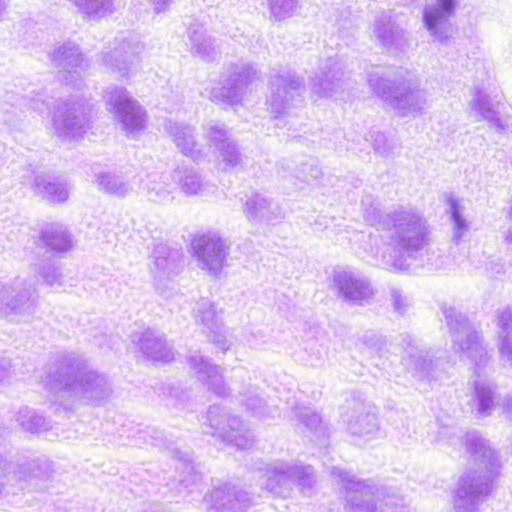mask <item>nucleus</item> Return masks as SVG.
Here are the masks:
<instances>
[{
    "mask_svg": "<svg viewBox=\"0 0 512 512\" xmlns=\"http://www.w3.org/2000/svg\"><path fill=\"white\" fill-rule=\"evenodd\" d=\"M392 305L395 311L404 313L409 305L408 298L403 295L402 291L392 288L390 291Z\"/></svg>",
    "mask_w": 512,
    "mask_h": 512,
    "instance_id": "nucleus-17",
    "label": "nucleus"
},
{
    "mask_svg": "<svg viewBox=\"0 0 512 512\" xmlns=\"http://www.w3.org/2000/svg\"><path fill=\"white\" fill-rule=\"evenodd\" d=\"M502 240L507 249L512 250V225L502 231Z\"/></svg>",
    "mask_w": 512,
    "mask_h": 512,
    "instance_id": "nucleus-19",
    "label": "nucleus"
},
{
    "mask_svg": "<svg viewBox=\"0 0 512 512\" xmlns=\"http://www.w3.org/2000/svg\"><path fill=\"white\" fill-rule=\"evenodd\" d=\"M449 213L453 222V239L459 242L462 237L467 233L469 225L464 218V207L461 201L456 198H449Z\"/></svg>",
    "mask_w": 512,
    "mask_h": 512,
    "instance_id": "nucleus-16",
    "label": "nucleus"
},
{
    "mask_svg": "<svg viewBox=\"0 0 512 512\" xmlns=\"http://www.w3.org/2000/svg\"><path fill=\"white\" fill-rule=\"evenodd\" d=\"M348 433L357 444H365L380 436V426L375 408L368 402L352 400L341 414Z\"/></svg>",
    "mask_w": 512,
    "mask_h": 512,
    "instance_id": "nucleus-7",
    "label": "nucleus"
},
{
    "mask_svg": "<svg viewBox=\"0 0 512 512\" xmlns=\"http://www.w3.org/2000/svg\"><path fill=\"white\" fill-rule=\"evenodd\" d=\"M460 0H434L423 9V23L429 35L439 43L450 36L449 20L455 15Z\"/></svg>",
    "mask_w": 512,
    "mask_h": 512,
    "instance_id": "nucleus-8",
    "label": "nucleus"
},
{
    "mask_svg": "<svg viewBox=\"0 0 512 512\" xmlns=\"http://www.w3.org/2000/svg\"><path fill=\"white\" fill-rule=\"evenodd\" d=\"M500 99L497 95L491 96L486 90H476L472 95L469 102V109L471 114L479 117L481 120H486L489 126L498 127L504 130L501 124V117L499 116Z\"/></svg>",
    "mask_w": 512,
    "mask_h": 512,
    "instance_id": "nucleus-9",
    "label": "nucleus"
},
{
    "mask_svg": "<svg viewBox=\"0 0 512 512\" xmlns=\"http://www.w3.org/2000/svg\"><path fill=\"white\" fill-rule=\"evenodd\" d=\"M501 328L499 351L501 358L512 366V307L503 309L498 316Z\"/></svg>",
    "mask_w": 512,
    "mask_h": 512,
    "instance_id": "nucleus-13",
    "label": "nucleus"
},
{
    "mask_svg": "<svg viewBox=\"0 0 512 512\" xmlns=\"http://www.w3.org/2000/svg\"><path fill=\"white\" fill-rule=\"evenodd\" d=\"M503 410L506 418L512 423V396L507 397L503 402Z\"/></svg>",
    "mask_w": 512,
    "mask_h": 512,
    "instance_id": "nucleus-20",
    "label": "nucleus"
},
{
    "mask_svg": "<svg viewBox=\"0 0 512 512\" xmlns=\"http://www.w3.org/2000/svg\"><path fill=\"white\" fill-rule=\"evenodd\" d=\"M410 353V364L413 370L422 378L440 379L442 377V361L429 351H422L417 348L412 349Z\"/></svg>",
    "mask_w": 512,
    "mask_h": 512,
    "instance_id": "nucleus-11",
    "label": "nucleus"
},
{
    "mask_svg": "<svg viewBox=\"0 0 512 512\" xmlns=\"http://www.w3.org/2000/svg\"><path fill=\"white\" fill-rule=\"evenodd\" d=\"M441 310L452 333L454 352L477 377L474 380V399L477 411L484 416L490 415L499 404L500 397L495 390V385L487 378L490 371L489 356L481 336L469 324L466 316L454 306L444 304Z\"/></svg>",
    "mask_w": 512,
    "mask_h": 512,
    "instance_id": "nucleus-2",
    "label": "nucleus"
},
{
    "mask_svg": "<svg viewBox=\"0 0 512 512\" xmlns=\"http://www.w3.org/2000/svg\"><path fill=\"white\" fill-rule=\"evenodd\" d=\"M501 124L504 126V130H501L498 127H492L497 132L507 135H512V118L509 119V121H504L501 119Z\"/></svg>",
    "mask_w": 512,
    "mask_h": 512,
    "instance_id": "nucleus-21",
    "label": "nucleus"
},
{
    "mask_svg": "<svg viewBox=\"0 0 512 512\" xmlns=\"http://www.w3.org/2000/svg\"><path fill=\"white\" fill-rule=\"evenodd\" d=\"M365 345L363 353L372 359L375 366L383 365L382 357L386 354V342L373 332L366 333L362 338Z\"/></svg>",
    "mask_w": 512,
    "mask_h": 512,
    "instance_id": "nucleus-14",
    "label": "nucleus"
},
{
    "mask_svg": "<svg viewBox=\"0 0 512 512\" xmlns=\"http://www.w3.org/2000/svg\"><path fill=\"white\" fill-rule=\"evenodd\" d=\"M368 84L373 92L400 117H416L423 113L427 102V92L413 73L406 70L368 76Z\"/></svg>",
    "mask_w": 512,
    "mask_h": 512,
    "instance_id": "nucleus-4",
    "label": "nucleus"
},
{
    "mask_svg": "<svg viewBox=\"0 0 512 512\" xmlns=\"http://www.w3.org/2000/svg\"><path fill=\"white\" fill-rule=\"evenodd\" d=\"M466 446L472 463L459 478L453 508L454 512H481L479 506L492 491L493 480L499 474L501 463L497 452L477 433L467 434Z\"/></svg>",
    "mask_w": 512,
    "mask_h": 512,
    "instance_id": "nucleus-3",
    "label": "nucleus"
},
{
    "mask_svg": "<svg viewBox=\"0 0 512 512\" xmlns=\"http://www.w3.org/2000/svg\"><path fill=\"white\" fill-rule=\"evenodd\" d=\"M193 248L196 255L204 261L210 259L222 260L228 252V247L220 238L207 236H200L194 239Z\"/></svg>",
    "mask_w": 512,
    "mask_h": 512,
    "instance_id": "nucleus-12",
    "label": "nucleus"
},
{
    "mask_svg": "<svg viewBox=\"0 0 512 512\" xmlns=\"http://www.w3.org/2000/svg\"><path fill=\"white\" fill-rule=\"evenodd\" d=\"M370 137L375 152L382 157H392L395 154V150L399 147L398 139L392 134L372 131Z\"/></svg>",
    "mask_w": 512,
    "mask_h": 512,
    "instance_id": "nucleus-15",
    "label": "nucleus"
},
{
    "mask_svg": "<svg viewBox=\"0 0 512 512\" xmlns=\"http://www.w3.org/2000/svg\"><path fill=\"white\" fill-rule=\"evenodd\" d=\"M373 35L379 44L388 51L404 46V31L392 21L390 12L383 11L375 20Z\"/></svg>",
    "mask_w": 512,
    "mask_h": 512,
    "instance_id": "nucleus-10",
    "label": "nucleus"
},
{
    "mask_svg": "<svg viewBox=\"0 0 512 512\" xmlns=\"http://www.w3.org/2000/svg\"><path fill=\"white\" fill-rule=\"evenodd\" d=\"M364 220L376 227L361 246L366 257L378 267L391 271L409 269L430 241V226L423 212L411 204H397L381 210L372 195L361 200Z\"/></svg>",
    "mask_w": 512,
    "mask_h": 512,
    "instance_id": "nucleus-1",
    "label": "nucleus"
},
{
    "mask_svg": "<svg viewBox=\"0 0 512 512\" xmlns=\"http://www.w3.org/2000/svg\"><path fill=\"white\" fill-rule=\"evenodd\" d=\"M330 474L345 489L347 512H411L396 496H382L371 480L361 481L349 471L332 466Z\"/></svg>",
    "mask_w": 512,
    "mask_h": 512,
    "instance_id": "nucleus-5",
    "label": "nucleus"
},
{
    "mask_svg": "<svg viewBox=\"0 0 512 512\" xmlns=\"http://www.w3.org/2000/svg\"><path fill=\"white\" fill-rule=\"evenodd\" d=\"M343 71L340 67H337L333 70L329 67V71L325 73L324 77L322 76V86H324V83H329L333 87L330 88V90H333L334 87L338 86V82L341 81V77L343 76ZM324 90V87H322V91Z\"/></svg>",
    "mask_w": 512,
    "mask_h": 512,
    "instance_id": "nucleus-18",
    "label": "nucleus"
},
{
    "mask_svg": "<svg viewBox=\"0 0 512 512\" xmlns=\"http://www.w3.org/2000/svg\"><path fill=\"white\" fill-rule=\"evenodd\" d=\"M328 275V286L335 291L344 302L366 305L370 304L376 294V289L368 277L350 267H334Z\"/></svg>",
    "mask_w": 512,
    "mask_h": 512,
    "instance_id": "nucleus-6",
    "label": "nucleus"
}]
</instances>
